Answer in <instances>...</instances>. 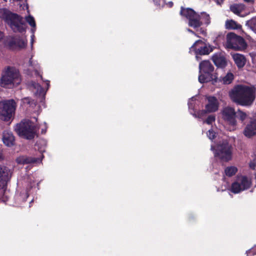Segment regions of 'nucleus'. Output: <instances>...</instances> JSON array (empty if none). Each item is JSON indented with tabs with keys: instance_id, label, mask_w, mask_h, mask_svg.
I'll return each mask as SVG.
<instances>
[{
	"instance_id": "nucleus-15",
	"label": "nucleus",
	"mask_w": 256,
	"mask_h": 256,
	"mask_svg": "<svg viewBox=\"0 0 256 256\" xmlns=\"http://www.w3.org/2000/svg\"><path fill=\"white\" fill-rule=\"evenodd\" d=\"M2 139L4 144L8 146H12L14 144V137L12 132L8 130L4 132Z\"/></svg>"
},
{
	"instance_id": "nucleus-22",
	"label": "nucleus",
	"mask_w": 256,
	"mask_h": 256,
	"mask_svg": "<svg viewBox=\"0 0 256 256\" xmlns=\"http://www.w3.org/2000/svg\"><path fill=\"white\" fill-rule=\"evenodd\" d=\"M225 26L227 29H238L240 28V26L233 20H228L226 22Z\"/></svg>"
},
{
	"instance_id": "nucleus-23",
	"label": "nucleus",
	"mask_w": 256,
	"mask_h": 256,
	"mask_svg": "<svg viewBox=\"0 0 256 256\" xmlns=\"http://www.w3.org/2000/svg\"><path fill=\"white\" fill-rule=\"evenodd\" d=\"M30 88L35 90L34 92L36 94H42L43 93V89L42 87L38 84L34 82H32L30 84Z\"/></svg>"
},
{
	"instance_id": "nucleus-20",
	"label": "nucleus",
	"mask_w": 256,
	"mask_h": 256,
	"mask_svg": "<svg viewBox=\"0 0 256 256\" xmlns=\"http://www.w3.org/2000/svg\"><path fill=\"white\" fill-rule=\"evenodd\" d=\"M26 20L27 22L32 28V44L33 43V38L34 37V32L36 30V22L34 17L31 16H28L26 17Z\"/></svg>"
},
{
	"instance_id": "nucleus-34",
	"label": "nucleus",
	"mask_w": 256,
	"mask_h": 256,
	"mask_svg": "<svg viewBox=\"0 0 256 256\" xmlns=\"http://www.w3.org/2000/svg\"><path fill=\"white\" fill-rule=\"evenodd\" d=\"M250 166L252 169L255 168V165L254 164H252V162L250 163Z\"/></svg>"
},
{
	"instance_id": "nucleus-5",
	"label": "nucleus",
	"mask_w": 256,
	"mask_h": 256,
	"mask_svg": "<svg viewBox=\"0 0 256 256\" xmlns=\"http://www.w3.org/2000/svg\"><path fill=\"white\" fill-rule=\"evenodd\" d=\"M14 130L20 136L26 139H32L36 134V128L31 121L26 120L17 124Z\"/></svg>"
},
{
	"instance_id": "nucleus-18",
	"label": "nucleus",
	"mask_w": 256,
	"mask_h": 256,
	"mask_svg": "<svg viewBox=\"0 0 256 256\" xmlns=\"http://www.w3.org/2000/svg\"><path fill=\"white\" fill-rule=\"evenodd\" d=\"M232 58L238 68H242L246 64V58L245 57L239 54H232Z\"/></svg>"
},
{
	"instance_id": "nucleus-11",
	"label": "nucleus",
	"mask_w": 256,
	"mask_h": 256,
	"mask_svg": "<svg viewBox=\"0 0 256 256\" xmlns=\"http://www.w3.org/2000/svg\"><path fill=\"white\" fill-rule=\"evenodd\" d=\"M194 50L196 55H206L212 51V48L204 44L202 40H198L190 48V52ZM196 58L198 60V56H196Z\"/></svg>"
},
{
	"instance_id": "nucleus-38",
	"label": "nucleus",
	"mask_w": 256,
	"mask_h": 256,
	"mask_svg": "<svg viewBox=\"0 0 256 256\" xmlns=\"http://www.w3.org/2000/svg\"><path fill=\"white\" fill-rule=\"evenodd\" d=\"M200 30H201V32H204V30H202L201 29H200Z\"/></svg>"
},
{
	"instance_id": "nucleus-13",
	"label": "nucleus",
	"mask_w": 256,
	"mask_h": 256,
	"mask_svg": "<svg viewBox=\"0 0 256 256\" xmlns=\"http://www.w3.org/2000/svg\"><path fill=\"white\" fill-rule=\"evenodd\" d=\"M218 102L215 97H208V104L206 106V110L199 112L198 114V116L200 118H202L204 116L206 112H214L218 110Z\"/></svg>"
},
{
	"instance_id": "nucleus-27",
	"label": "nucleus",
	"mask_w": 256,
	"mask_h": 256,
	"mask_svg": "<svg viewBox=\"0 0 256 256\" xmlns=\"http://www.w3.org/2000/svg\"><path fill=\"white\" fill-rule=\"evenodd\" d=\"M236 116H238L240 120L242 121H244V120L248 116L246 114L240 110H238L237 112H236Z\"/></svg>"
},
{
	"instance_id": "nucleus-17",
	"label": "nucleus",
	"mask_w": 256,
	"mask_h": 256,
	"mask_svg": "<svg viewBox=\"0 0 256 256\" xmlns=\"http://www.w3.org/2000/svg\"><path fill=\"white\" fill-rule=\"evenodd\" d=\"M10 172V170L6 166L0 165V189L4 187L6 178L8 176Z\"/></svg>"
},
{
	"instance_id": "nucleus-30",
	"label": "nucleus",
	"mask_w": 256,
	"mask_h": 256,
	"mask_svg": "<svg viewBox=\"0 0 256 256\" xmlns=\"http://www.w3.org/2000/svg\"><path fill=\"white\" fill-rule=\"evenodd\" d=\"M208 136L210 140L214 139L216 137V133L212 130H208L207 133Z\"/></svg>"
},
{
	"instance_id": "nucleus-14",
	"label": "nucleus",
	"mask_w": 256,
	"mask_h": 256,
	"mask_svg": "<svg viewBox=\"0 0 256 256\" xmlns=\"http://www.w3.org/2000/svg\"><path fill=\"white\" fill-rule=\"evenodd\" d=\"M244 135L250 138L256 134V120H252L247 124L244 130Z\"/></svg>"
},
{
	"instance_id": "nucleus-39",
	"label": "nucleus",
	"mask_w": 256,
	"mask_h": 256,
	"mask_svg": "<svg viewBox=\"0 0 256 256\" xmlns=\"http://www.w3.org/2000/svg\"><path fill=\"white\" fill-rule=\"evenodd\" d=\"M26 6V9H28V6Z\"/></svg>"
},
{
	"instance_id": "nucleus-21",
	"label": "nucleus",
	"mask_w": 256,
	"mask_h": 256,
	"mask_svg": "<svg viewBox=\"0 0 256 256\" xmlns=\"http://www.w3.org/2000/svg\"><path fill=\"white\" fill-rule=\"evenodd\" d=\"M244 8V6L242 4H235L230 7L231 11L236 14H238L242 12Z\"/></svg>"
},
{
	"instance_id": "nucleus-10",
	"label": "nucleus",
	"mask_w": 256,
	"mask_h": 256,
	"mask_svg": "<svg viewBox=\"0 0 256 256\" xmlns=\"http://www.w3.org/2000/svg\"><path fill=\"white\" fill-rule=\"evenodd\" d=\"M236 114V113L234 109L230 106H226L222 110V118L232 126V128H229L230 130H234L236 129L237 123Z\"/></svg>"
},
{
	"instance_id": "nucleus-2",
	"label": "nucleus",
	"mask_w": 256,
	"mask_h": 256,
	"mask_svg": "<svg viewBox=\"0 0 256 256\" xmlns=\"http://www.w3.org/2000/svg\"><path fill=\"white\" fill-rule=\"evenodd\" d=\"M180 14L188 20V26L195 30H197L201 26L202 22L200 21V19H202L206 24L210 22V16L208 14L203 12L200 16L191 8H182Z\"/></svg>"
},
{
	"instance_id": "nucleus-37",
	"label": "nucleus",
	"mask_w": 256,
	"mask_h": 256,
	"mask_svg": "<svg viewBox=\"0 0 256 256\" xmlns=\"http://www.w3.org/2000/svg\"><path fill=\"white\" fill-rule=\"evenodd\" d=\"M158 5H160V6L162 5V6H163V4H158Z\"/></svg>"
},
{
	"instance_id": "nucleus-29",
	"label": "nucleus",
	"mask_w": 256,
	"mask_h": 256,
	"mask_svg": "<svg viewBox=\"0 0 256 256\" xmlns=\"http://www.w3.org/2000/svg\"><path fill=\"white\" fill-rule=\"evenodd\" d=\"M250 24V25L252 28L256 33V18L252 19L249 22Z\"/></svg>"
},
{
	"instance_id": "nucleus-3",
	"label": "nucleus",
	"mask_w": 256,
	"mask_h": 256,
	"mask_svg": "<svg viewBox=\"0 0 256 256\" xmlns=\"http://www.w3.org/2000/svg\"><path fill=\"white\" fill-rule=\"evenodd\" d=\"M21 82L20 73L18 69L13 66L6 68L0 79L2 86L12 88L18 85Z\"/></svg>"
},
{
	"instance_id": "nucleus-4",
	"label": "nucleus",
	"mask_w": 256,
	"mask_h": 256,
	"mask_svg": "<svg viewBox=\"0 0 256 256\" xmlns=\"http://www.w3.org/2000/svg\"><path fill=\"white\" fill-rule=\"evenodd\" d=\"M0 16L10 26L14 32H22L25 30L22 18L12 14L6 9L0 10Z\"/></svg>"
},
{
	"instance_id": "nucleus-7",
	"label": "nucleus",
	"mask_w": 256,
	"mask_h": 256,
	"mask_svg": "<svg viewBox=\"0 0 256 256\" xmlns=\"http://www.w3.org/2000/svg\"><path fill=\"white\" fill-rule=\"evenodd\" d=\"M199 70L198 80L200 83L207 82L215 78V76L212 74L214 67L208 60L202 62L199 65Z\"/></svg>"
},
{
	"instance_id": "nucleus-12",
	"label": "nucleus",
	"mask_w": 256,
	"mask_h": 256,
	"mask_svg": "<svg viewBox=\"0 0 256 256\" xmlns=\"http://www.w3.org/2000/svg\"><path fill=\"white\" fill-rule=\"evenodd\" d=\"M250 182L244 176H238L236 180L232 184V192L236 194L250 188Z\"/></svg>"
},
{
	"instance_id": "nucleus-32",
	"label": "nucleus",
	"mask_w": 256,
	"mask_h": 256,
	"mask_svg": "<svg viewBox=\"0 0 256 256\" xmlns=\"http://www.w3.org/2000/svg\"><path fill=\"white\" fill-rule=\"evenodd\" d=\"M22 101L24 104H35L34 102H31L30 100V99L28 98H26L22 99Z\"/></svg>"
},
{
	"instance_id": "nucleus-40",
	"label": "nucleus",
	"mask_w": 256,
	"mask_h": 256,
	"mask_svg": "<svg viewBox=\"0 0 256 256\" xmlns=\"http://www.w3.org/2000/svg\"><path fill=\"white\" fill-rule=\"evenodd\" d=\"M162 2H164V0H162Z\"/></svg>"
},
{
	"instance_id": "nucleus-31",
	"label": "nucleus",
	"mask_w": 256,
	"mask_h": 256,
	"mask_svg": "<svg viewBox=\"0 0 256 256\" xmlns=\"http://www.w3.org/2000/svg\"><path fill=\"white\" fill-rule=\"evenodd\" d=\"M248 256H250V254L254 255L256 254V246H254L252 249L246 252Z\"/></svg>"
},
{
	"instance_id": "nucleus-16",
	"label": "nucleus",
	"mask_w": 256,
	"mask_h": 256,
	"mask_svg": "<svg viewBox=\"0 0 256 256\" xmlns=\"http://www.w3.org/2000/svg\"><path fill=\"white\" fill-rule=\"evenodd\" d=\"M212 60L214 64L218 67L224 68L226 66V59L224 54L222 53H216L214 54Z\"/></svg>"
},
{
	"instance_id": "nucleus-35",
	"label": "nucleus",
	"mask_w": 256,
	"mask_h": 256,
	"mask_svg": "<svg viewBox=\"0 0 256 256\" xmlns=\"http://www.w3.org/2000/svg\"><path fill=\"white\" fill-rule=\"evenodd\" d=\"M244 2H252V0H244Z\"/></svg>"
},
{
	"instance_id": "nucleus-36",
	"label": "nucleus",
	"mask_w": 256,
	"mask_h": 256,
	"mask_svg": "<svg viewBox=\"0 0 256 256\" xmlns=\"http://www.w3.org/2000/svg\"><path fill=\"white\" fill-rule=\"evenodd\" d=\"M188 30L189 32H192V33H194V32L190 29H188Z\"/></svg>"
},
{
	"instance_id": "nucleus-41",
	"label": "nucleus",
	"mask_w": 256,
	"mask_h": 256,
	"mask_svg": "<svg viewBox=\"0 0 256 256\" xmlns=\"http://www.w3.org/2000/svg\"><path fill=\"white\" fill-rule=\"evenodd\" d=\"M1 158V156H0V158Z\"/></svg>"
},
{
	"instance_id": "nucleus-33",
	"label": "nucleus",
	"mask_w": 256,
	"mask_h": 256,
	"mask_svg": "<svg viewBox=\"0 0 256 256\" xmlns=\"http://www.w3.org/2000/svg\"><path fill=\"white\" fill-rule=\"evenodd\" d=\"M166 4L168 5V6H169V7H172V5H173V3L172 2H170L168 4Z\"/></svg>"
},
{
	"instance_id": "nucleus-26",
	"label": "nucleus",
	"mask_w": 256,
	"mask_h": 256,
	"mask_svg": "<svg viewBox=\"0 0 256 256\" xmlns=\"http://www.w3.org/2000/svg\"><path fill=\"white\" fill-rule=\"evenodd\" d=\"M238 169L236 167L232 166L228 167L225 169V174L228 176L234 175L237 172Z\"/></svg>"
},
{
	"instance_id": "nucleus-6",
	"label": "nucleus",
	"mask_w": 256,
	"mask_h": 256,
	"mask_svg": "<svg viewBox=\"0 0 256 256\" xmlns=\"http://www.w3.org/2000/svg\"><path fill=\"white\" fill-rule=\"evenodd\" d=\"M214 154V156L218 157L223 162H228L232 159V146L226 140L220 142L216 148L211 147Z\"/></svg>"
},
{
	"instance_id": "nucleus-8",
	"label": "nucleus",
	"mask_w": 256,
	"mask_h": 256,
	"mask_svg": "<svg viewBox=\"0 0 256 256\" xmlns=\"http://www.w3.org/2000/svg\"><path fill=\"white\" fill-rule=\"evenodd\" d=\"M16 104L14 100L0 102V117L5 121L10 119L14 114Z\"/></svg>"
},
{
	"instance_id": "nucleus-1",
	"label": "nucleus",
	"mask_w": 256,
	"mask_h": 256,
	"mask_svg": "<svg viewBox=\"0 0 256 256\" xmlns=\"http://www.w3.org/2000/svg\"><path fill=\"white\" fill-rule=\"evenodd\" d=\"M232 100L242 106H250L254 98V90L246 86H238L230 93Z\"/></svg>"
},
{
	"instance_id": "nucleus-28",
	"label": "nucleus",
	"mask_w": 256,
	"mask_h": 256,
	"mask_svg": "<svg viewBox=\"0 0 256 256\" xmlns=\"http://www.w3.org/2000/svg\"><path fill=\"white\" fill-rule=\"evenodd\" d=\"M215 120V116L214 115H210L204 122L208 124H212L214 122Z\"/></svg>"
},
{
	"instance_id": "nucleus-19",
	"label": "nucleus",
	"mask_w": 256,
	"mask_h": 256,
	"mask_svg": "<svg viewBox=\"0 0 256 256\" xmlns=\"http://www.w3.org/2000/svg\"><path fill=\"white\" fill-rule=\"evenodd\" d=\"M26 44V42L24 39H14L9 42V46L12 48H15L17 47L20 48H24Z\"/></svg>"
},
{
	"instance_id": "nucleus-25",
	"label": "nucleus",
	"mask_w": 256,
	"mask_h": 256,
	"mask_svg": "<svg viewBox=\"0 0 256 256\" xmlns=\"http://www.w3.org/2000/svg\"><path fill=\"white\" fill-rule=\"evenodd\" d=\"M16 161L20 164H27L30 162H36V160L34 158H27L24 156H22L18 158Z\"/></svg>"
},
{
	"instance_id": "nucleus-9",
	"label": "nucleus",
	"mask_w": 256,
	"mask_h": 256,
	"mask_svg": "<svg viewBox=\"0 0 256 256\" xmlns=\"http://www.w3.org/2000/svg\"><path fill=\"white\" fill-rule=\"evenodd\" d=\"M226 46L235 50H242L246 48L244 40L234 33H230L226 36Z\"/></svg>"
},
{
	"instance_id": "nucleus-24",
	"label": "nucleus",
	"mask_w": 256,
	"mask_h": 256,
	"mask_svg": "<svg viewBox=\"0 0 256 256\" xmlns=\"http://www.w3.org/2000/svg\"><path fill=\"white\" fill-rule=\"evenodd\" d=\"M234 79V75L232 72H228V74L220 80L224 84H230L232 82Z\"/></svg>"
}]
</instances>
